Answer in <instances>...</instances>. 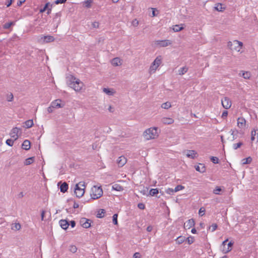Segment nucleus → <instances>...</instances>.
Returning <instances> with one entry per match:
<instances>
[{
    "mask_svg": "<svg viewBox=\"0 0 258 258\" xmlns=\"http://www.w3.org/2000/svg\"><path fill=\"white\" fill-rule=\"evenodd\" d=\"M195 168L197 171L201 173H204L206 171V167L203 164H199V165L195 167Z\"/></svg>",
    "mask_w": 258,
    "mask_h": 258,
    "instance_id": "22",
    "label": "nucleus"
},
{
    "mask_svg": "<svg viewBox=\"0 0 258 258\" xmlns=\"http://www.w3.org/2000/svg\"><path fill=\"white\" fill-rule=\"evenodd\" d=\"M243 145L242 142H239L236 144H234L233 145V148L234 150H237L238 148H240Z\"/></svg>",
    "mask_w": 258,
    "mask_h": 258,
    "instance_id": "41",
    "label": "nucleus"
},
{
    "mask_svg": "<svg viewBox=\"0 0 258 258\" xmlns=\"http://www.w3.org/2000/svg\"><path fill=\"white\" fill-rule=\"evenodd\" d=\"M188 71V68L186 67H183L182 68H181L178 70V74L179 75H183L184 74H185Z\"/></svg>",
    "mask_w": 258,
    "mask_h": 258,
    "instance_id": "29",
    "label": "nucleus"
},
{
    "mask_svg": "<svg viewBox=\"0 0 258 258\" xmlns=\"http://www.w3.org/2000/svg\"><path fill=\"white\" fill-rule=\"evenodd\" d=\"M48 6H49V3L46 4L44 7L43 9H41L40 12L41 13H43V12H45L47 9Z\"/></svg>",
    "mask_w": 258,
    "mask_h": 258,
    "instance_id": "50",
    "label": "nucleus"
},
{
    "mask_svg": "<svg viewBox=\"0 0 258 258\" xmlns=\"http://www.w3.org/2000/svg\"><path fill=\"white\" fill-rule=\"evenodd\" d=\"M25 125L27 128H30L33 125V121L32 119H29L25 121Z\"/></svg>",
    "mask_w": 258,
    "mask_h": 258,
    "instance_id": "36",
    "label": "nucleus"
},
{
    "mask_svg": "<svg viewBox=\"0 0 258 258\" xmlns=\"http://www.w3.org/2000/svg\"><path fill=\"white\" fill-rule=\"evenodd\" d=\"M126 158L123 156H121L118 158L117 163L119 166L122 167L126 163Z\"/></svg>",
    "mask_w": 258,
    "mask_h": 258,
    "instance_id": "17",
    "label": "nucleus"
},
{
    "mask_svg": "<svg viewBox=\"0 0 258 258\" xmlns=\"http://www.w3.org/2000/svg\"><path fill=\"white\" fill-rule=\"evenodd\" d=\"M54 40V38L52 36H42L39 39V41L41 43H49L53 42Z\"/></svg>",
    "mask_w": 258,
    "mask_h": 258,
    "instance_id": "11",
    "label": "nucleus"
},
{
    "mask_svg": "<svg viewBox=\"0 0 258 258\" xmlns=\"http://www.w3.org/2000/svg\"><path fill=\"white\" fill-rule=\"evenodd\" d=\"M30 142L27 140H25L22 144V148L25 150H28L30 148Z\"/></svg>",
    "mask_w": 258,
    "mask_h": 258,
    "instance_id": "21",
    "label": "nucleus"
},
{
    "mask_svg": "<svg viewBox=\"0 0 258 258\" xmlns=\"http://www.w3.org/2000/svg\"><path fill=\"white\" fill-rule=\"evenodd\" d=\"M93 3V0H86L84 2L83 5L84 6L87 8H90L92 6V4Z\"/></svg>",
    "mask_w": 258,
    "mask_h": 258,
    "instance_id": "32",
    "label": "nucleus"
},
{
    "mask_svg": "<svg viewBox=\"0 0 258 258\" xmlns=\"http://www.w3.org/2000/svg\"><path fill=\"white\" fill-rule=\"evenodd\" d=\"M234 43V41H229L228 43H227V46L229 47V48L232 50V47H233V44Z\"/></svg>",
    "mask_w": 258,
    "mask_h": 258,
    "instance_id": "49",
    "label": "nucleus"
},
{
    "mask_svg": "<svg viewBox=\"0 0 258 258\" xmlns=\"http://www.w3.org/2000/svg\"><path fill=\"white\" fill-rule=\"evenodd\" d=\"M239 75L245 79H249L251 76V74L248 71H241L240 72Z\"/></svg>",
    "mask_w": 258,
    "mask_h": 258,
    "instance_id": "15",
    "label": "nucleus"
},
{
    "mask_svg": "<svg viewBox=\"0 0 258 258\" xmlns=\"http://www.w3.org/2000/svg\"><path fill=\"white\" fill-rule=\"evenodd\" d=\"M153 230V227L152 226H149L147 228V231L148 232H151Z\"/></svg>",
    "mask_w": 258,
    "mask_h": 258,
    "instance_id": "63",
    "label": "nucleus"
},
{
    "mask_svg": "<svg viewBox=\"0 0 258 258\" xmlns=\"http://www.w3.org/2000/svg\"><path fill=\"white\" fill-rule=\"evenodd\" d=\"M112 221H113V223H114V224L115 225H117V214H114L113 217H112Z\"/></svg>",
    "mask_w": 258,
    "mask_h": 258,
    "instance_id": "46",
    "label": "nucleus"
},
{
    "mask_svg": "<svg viewBox=\"0 0 258 258\" xmlns=\"http://www.w3.org/2000/svg\"><path fill=\"white\" fill-rule=\"evenodd\" d=\"M159 193V191L157 188H152L150 190V195L154 196Z\"/></svg>",
    "mask_w": 258,
    "mask_h": 258,
    "instance_id": "37",
    "label": "nucleus"
},
{
    "mask_svg": "<svg viewBox=\"0 0 258 258\" xmlns=\"http://www.w3.org/2000/svg\"><path fill=\"white\" fill-rule=\"evenodd\" d=\"M53 107H52L51 104L50 106L47 108V111L48 113H52L53 111Z\"/></svg>",
    "mask_w": 258,
    "mask_h": 258,
    "instance_id": "54",
    "label": "nucleus"
},
{
    "mask_svg": "<svg viewBox=\"0 0 258 258\" xmlns=\"http://www.w3.org/2000/svg\"><path fill=\"white\" fill-rule=\"evenodd\" d=\"M215 9L219 12H222L225 9V8L222 7V5L220 3L216 5Z\"/></svg>",
    "mask_w": 258,
    "mask_h": 258,
    "instance_id": "33",
    "label": "nucleus"
},
{
    "mask_svg": "<svg viewBox=\"0 0 258 258\" xmlns=\"http://www.w3.org/2000/svg\"><path fill=\"white\" fill-rule=\"evenodd\" d=\"M232 245H233V243L231 242H230L228 244V248H227V249H223V253H226L229 252L230 251H231V247L232 246Z\"/></svg>",
    "mask_w": 258,
    "mask_h": 258,
    "instance_id": "38",
    "label": "nucleus"
},
{
    "mask_svg": "<svg viewBox=\"0 0 258 258\" xmlns=\"http://www.w3.org/2000/svg\"><path fill=\"white\" fill-rule=\"evenodd\" d=\"M237 126L239 128H243L246 125V120L243 117H238L237 118Z\"/></svg>",
    "mask_w": 258,
    "mask_h": 258,
    "instance_id": "13",
    "label": "nucleus"
},
{
    "mask_svg": "<svg viewBox=\"0 0 258 258\" xmlns=\"http://www.w3.org/2000/svg\"><path fill=\"white\" fill-rule=\"evenodd\" d=\"M161 107L165 109H168L171 107V103L169 102H166L161 104Z\"/></svg>",
    "mask_w": 258,
    "mask_h": 258,
    "instance_id": "31",
    "label": "nucleus"
},
{
    "mask_svg": "<svg viewBox=\"0 0 258 258\" xmlns=\"http://www.w3.org/2000/svg\"><path fill=\"white\" fill-rule=\"evenodd\" d=\"M91 220L86 218H82L80 220V223L81 226L85 228H88L91 226Z\"/></svg>",
    "mask_w": 258,
    "mask_h": 258,
    "instance_id": "10",
    "label": "nucleus"
},
{
    "mask_svg": "<svg viewBox=\"0 0 258 258\" xmlns=\"http://www.w3.org/2000/svg\"><path fill=\"white\" fill-rule=\"evenodd\" d=\"M112 188L113 190H115L116 191H122L123 189V187L118 184H114V185H113L112 186Z\"/></svg>",
    "mask_w": 258,
    "mask_h": 258,
    "instance_id": "26",
    "label": "nucleus"
},
{
    "mask_svg": "<svg viewBox=\"0 0 258 258\" xmlns=\"http://www.w3.org/2000/svg\"><path fill=\"white\" fill-rule=\"evenodd\" d=\"M104 213V210H102L101 213H100V214L98 213V217H99V218L103 217L104 216V215H102V214H103Z\"/></svg>",
    "mask_w": 258,
    "mask_h": 258,
    "instance_id": "62",
    "label": "nucleus"
},
{
    "mask_svg": "<svg viewBox=\"0 0 258 258\" xmlns=\"http://www.w3.org/2000/svg\"><path fill=\"white\" fill-rule=\"evenodd\" d=\"M133 258H141L139 252H136L133 255Z\"/></svg>",
    "mask_w": 258,
    "mask_h": 258,
    "instance_id": "56",
    "label": "nucleus"
},
{
    "mask_svg": "<svg viewBox=\"0 0 258 258\" xmlns=\"http://www.w3.org/2000/svg\"><path fill=\"white\" fill-rule=\"evenodd\" d=\"M195 221L193 219H190L187 221L184 224V227L186 229H189L195 225Z\"/></svg>",
    "mask_w": 258,
    "mask_h": 258,
    "instance_id": "18",
    "label": "nucleus"
},
{
    "mask_svg": "<svg viewBox=\"0 0 258 258\" xmlns=\"http://www.w3.org/2000/svg\"><path fill=\"white\" fill-rule=\"evenodd\" d=\"M233 47L232 48V51H235L238 52L242 53L241 49L243 47V43L238 40H234Z\"/></svg>",
    "mask_w": 258,
    "mask_h": 258,
    "instance_id": "6",
    "label": "nucleus"
},
{
    "mask_svg": "<svg viewBox=\"0 0 258 258\" xmlns=\"http://www.w3.org/2000/svg\"><path fill=\"white\" fill-rule=\"evenodd\" d=\"M86 188L85 182L84 181H81L78 183L76 184L75 187V194L76 197L80 198L83 196L85 193V190Z\"/></svg>",
    "mask_w": 258,
    "mask_h": 258,
    "instance_id": "4",
    "label": "nucleus"
},
{
    "mask_svg": "<svg viewBox=\"0 0 258 258\" xmlns=\"http://www.w3.org/2000/svg\"><path fill=\"white\" fill-rule=\"evenodd\" d=\"M221 103L222 106L226 109L230 108L232 105L231 101L227 97H224L221 100Z\"/></svg>",
    "mask_w": 258,
    "mask_h": 258,
    "instance_id": "8",
    "label": "nucleus"
},
{
    "mask_svg": "<svg viewBox=\"0 0 258 258\" xmlns=\"http://www.w3.org/2000/svg\"><path fill=\"white\" fill-rule=\"evenodd\" d=\"M33 162H34V157L28 158L25 160L24 164L26 165H30Z\"/></svg>",
    "mask_w": 258,
    "mask_h": 258,
    "instance_id": "35",
    "label": "nucleus"
},
{
    "mask_svg": "<svg viewBox=\"0 0 258 258\" xmlns=\"http://www.w3.org/2000/svg\"><path fill=\"white\" fill-rule=\"evenodd\" d=\"M132 23L134 26H137L138 25L139 22L137 20L135 19L133 21Z\"/></svg>",
    "mask_w": 258,
    "mask_h": 258,
    "instance_id": "60",
    "label": "nucleus"
},
{
    "mask_svg": "<svg viewBox=\"0 0 258 258\" xmlns=\"http://www.w3.org/2000/svg\"><path fill=\"white\" fill-rule=\"evenodd\" d=\"M103 92L108 96H113L116 92L113 88H103Z\"/></svg>",
    "mask_w": 258,
    "mask_h": 258,
    "instance_id": "16",
    "label": "nucleus"
},
{
    "mask_svg": "<svg viewBox=\"0 0 258 258\" xmlns=\"http://www.w3.org/2000/svg\"><path fill=\"white\" fill-rule=\"evenodd\" d=\"M161 121L164 124H171L174 121L172 118L164 117L161 119Z\"/></svg>",
    "mask_w": 258,
    "mask_h": 258,
    "instance_id": "19",
    "label": "nucleus"
},
{
    "mask_svg": "<svg viewBox=\"0 0 258 258\" xmlns=\"http://www.w3.org/2000/svg\"><path fill=\"white\" fill-rule=\"evenodd\" d=\"M45 215V211H42L41 214V220H43Z\"/></svg>",
    "mask_w": 258,
    "mask_h": 258,
    "instance_id": "64",
    "label": "nucleus"
},
{
    "mask_svg": "<svg viewBox=\"0 0 258 258\" xmlns=\"http://www.w3.org/2000/svg\"><path fill=\"white\" fill-rule=\"evenodd\" d=\"M222 191V189L219 186H216L213 190V193L215 195H220V191Z\"/></svg>",
    "mask_w": 258,
    "mask_h": 258,
    "instance_id": "40",
    "label": "nucleus"
},
{
    "mask_svg": "<svg viewBox=\"0 0 258 258\" xmlns=\"http://www.w3.org/2000/svg\"><path fill=\"white\" fill-rule=\"evenodd\" d=\"M228 115V111L225 110L224 111L222 114V118H226Z\"/></svg>",
    "mask_w": 258,
    "mask_h": 258,
    "instance_id": "55",
    "label": "nucleus"
},
{
    "mask_svg": "<svg viewBox=\"0 0 258 258\" xmlns=\"http://www.w3.org/2000/svg\"><path fill=\"white\" fill-rule=\"evenodd\" d=\"M184 239H185V238L184 237L179 236L176 239V242L177 243H178L179 244H181L182 243H183L184 242Z\"/></svg>",
    "mask_w": 258,
    "mask_h": 258,
    "instance_id": "39",
    "label": "nucleus"
},
{
    "mask_svg": "<svg viewBox=\"0 0 258 258\" xmlns=\"http://www.w3.org/2000/svg\"><path fill=\"white\" fill-rule=\"evenodd\" d=\"M26 0H19L17 2V5L18 6H20L22 5V4H23Z\"/></svg>",
    "mask_w": 258,
    "mask_h": 258,
    "instance_id": "57",
    "label": "nucleus"
},
{
    "mask_svg": "<svg viewBox=\"0 0 258 258\" xmlns=\"http://www.w3.org/2000/svg\"><path fill=\"white\" fill-rule=\"evenodd\" d=\"M255 136H256L257 141H258V130H252L251 132V140L252 141L255 140Z\"/></svg>",
    "mask_w": 258,
    "mask_h": 258,
    "instance_id": "24",
    "label": "nucleus"
},
{
    "mask_svg": "<svg viewBox=\"0 0 258 258\" xmlns=\"http://www.w3.org/2000/svg\"><path fill=\"white\" fill-rule=\"evenodd\" d=\"M155 44L159 47H166L172 44V42L169 40H157Z\"/></svg>",
    "mask_w": 258,
    "mask_h": 258,
    "instance_id": "9",
    "label": "nucleus"
},
{
    "mask_svg": "<svg viewBox=\"0 0 258 258\" xmlns=\"http://www.w3.org/2000/svg\"><path fill=\"white\" fill-rule=\"evenodd\" d=\"M59 224L61 227L63 229H67L69 225L68 222L66 220H60Z\"/></svg>",
    "mask_w": 258,
    "mask_h": 258,
    "instance_id": "23",
    "label": "nucleus"
},
{
    "mask_svg": "<svg viewBox=\"0 0 258 258\" xmlns=\"http://www.w3.org/2000/svg\"><path fill=\"white\" fill-rule=\"evenodd\" d=\"M99 23L97 22H94L92 24V26L94 28H98L99 27Z\"/></svg>",
    "mask_w": 258,
    "mask_h": 258,
    "instance_id": "58",
    "label": "nucleus"
},
{
    "mask_svg": "<svg viewBox=\"0 0 258 258\" xmlns=\"http://www.w3.org/2000/svg\"><path fill=\"white\" fill-rule=\"evenodd\" d=\"M211 161L214 164H217L219 163V159L216 157L212 156L211 157Z\"/></svg>",
    "mask_w": 258,
    "mask_h": 258,
    "instance_id": "44",
    "label": "nucleus"
},
{
    "mask_svg": "<svg viewBox=\"0 0 258 258\" xmlns=\"http://www.w3.org/2000/svg\"><path fill=\"white\" fill-rule=\"evenodd\" d=\"M165 192L169 195H172L173 194L174 192V189L171 188H168L167 189H166Z\"/></svg>",
    "mask_w": 258,
    "mask_h": 258,
    "instance_id": "45",
    "label": "nucleus"
},
{
    "mask_svg": "<svg viewBox=\"0 0 258 258\" xmlns=\"http://www.w3.org/2000/svg\"><path fill=\"white\" fill-rule=\"evenodd\" d=\"M15 228L16 230H19L21 228V225L19 223H16Z\"/></svg>",
    "mask_w": 258,
    "mask_h": 258,
    "instance_id": "59",
    "label": "nucleus"
},
{
    "mask_svg": "<svg viewBox=\"0 0 258 258\" xmlns=\"http://www.w3.org/2000/svg\"><path fill=\"white\" fill-rule=\"evenodd\" d=\"M182 26H183V24L176 25L173 26V30L174 32H179V31L182 30V29H183V27Z\"/></svg>",
    "mask_w": 258,
    "mask_h": 258,
    "instance_id": "27",
    "label": "nucleus"
},
{
    "mask_svg": "<svg viewBox=\"0 0 258 258\" xmlns=\"http://www.w3.org/2000/svg\"><path fill=\"white\" fill-rule=\"evenodd\" d=\"M15 25L14 22H10L8 23H6L3 26V28L5 29H9L12 26H13Z\"/></svg>",
    "mask_w": 258,
    "mask_h": 258,
    "instance_id": "34",
    "label": "nucleus"
},
{
    "mask_svg": "<svg viewBox=\"0 0 258 258\" xmlns=\"http://www.w3.org/2000/svg\"><path fill=\"white\" fill-rule=\"evenodd\" d=\"M234 131L233 130H231L230 132H229V134H230V136L227 138V140L233 141L235 139L236 137L235 135H234Z\"/></svg>",
    "mask_w": 258,
    "mask_h": 258,
    "instance_id": "28",
    "label": "nucleus"
},
{
    "mask_svg": "<svg viewBox=\"0 0 258 258\" xmlns=\"http://www.w3.org/2000/svg\"><path fill=\"white\" fill-rule=\"evenodd\" d=\"M15 140L12 139H8L6 141V144L9 145V146H12L14 144V141Z\"/></svg>",
    "mask_w": 258,
    "mask_h": 258,
    "instance_id": "47",
    "label": "nucleus"
},
{
    "mask_svg": "<svg viewBox=\"0 0 258 258\" xmlns=\"http://www.w3.org/2000/svg\"><path fill=\"white\" fill-rule=\"evenodd\" d=\"M68 84L76 92L80 91L84 86V84L82 82L73 76H71L69 78Z\"/></svg>",
    "mask_w": 258,
    "mask_h": 258,
    "instance_id": "1",
    "label": "nucleus"
},
{
    "mask_svg": "<svg viewBox=\"0 0 258 258\" xmlns=\"http://www.w3.org/2000/svg\"><path fill=\"white\" fill-rule=\"evenodd\" d=\"M184 188V186L181 185H178L175 187V188L174 189V192H177L179 190H182Z\"/></svg>",
    "mask_w": 258,
    "mask_h": 258,
    "instance_id": "43",
    "label": "nucleus"
},
{
    "mask_svg": "<svg viewBox=\"0 0 258 258\" xmlns=\"http://www.w3.org/2000/svg\"><path fill=\"white\" fill-rule=\"evenodd\" d=\"M158 127H152L146 129L143 133V136L146 140L155 139L159 136Z\"/></svg>",
    "mask_w": 258,
    "mask_h": 258,
    "instance_id": "2",
    "label": "nucleus"
},
{
    "mask_svg": "<svg viewBox=\"0 0 258 258\" xmlns=\"http://www.w3.org/2000/svg\"><path fill=\"white\" fill-rule=\"evenodd\" d=\"M103 195V190L100 186H93L90 192L92 199L96 200L100 198Z\"/></svg>",
    "mask_w": 258,
    "mask_h": 258,
    "instance_id": "5",
    "label": "nucleus"
},
{
    "mask_svg": "<svg viewBox=\"0 0 258 258\" xmlns=\"http://www.w3.org/2000/svg\"><path fill=\"white\" fill-rule=\"evenodd\" d=\"M252 161V158L250 157H248L246 158H244L241 160L242 164L243 165L250 164Z\"/></svg>",
    "mask_w": 258,
    "mask_h": 258,
    "instance_id": "30",
    "label": "nucleus"
},
{
    "mask_svg": "<svg viewBox=\"0 0 258 258\" xmlns=\"http://www.w3.org/2000/svg\"><path fill=\"white\" fill-rule=\"evenodd\" d=\"M163 57L161 55L157 56L154 61L151 63L148 70V73L151 75L156 73L158 68L162 64Z\"/></svg>",
    "mask_w": 258,
    "mask_h": 258,
    "instance_id": "3",
    "label": "nucleus"
},
{
    "mask_svg": "<svg viewBox=\"0 0 258 258\" xmlns=\"http://www.w3.org/2000/svg\"><path fill=\"white\" fill-rule=\"evenodd\" d=\"M217 228V225L215 223L213 224L210 227H209V229H211L212 232L214 231Z\"/></svg>",
    "mask_w": 258,
    "mask_h": 258,
    "instance_id": "48",
    "label": "nucleus"
},
{
    "mask_svg": "<svg viewBox=\"0 0 258 258\" xmlns=\"http://www.w3.org/2000/svg\"><path fill=\"white\" fill-rule=\"evenodd\" d=\"M19 134H21V130L17 127L13 128L10 133V136L14 139L15 141L18 139L19 136Z\"/></svg>",
    "mask_w": 258,
    "mask_h": 258,
    "instance_id": "7",
    "label": "nucleus"
},
{
    "mask_svg": "<svg viewBox=\"0 0 258 258\" xmlns=\"http://www.w3.org/2000/svg\"><path fill=\"white\" fill-rule=\"evenodd\" d=\"M138 207L139 209H141V210H143L145 209V205L143 203H139L138 205Z\"/></svg>",
    "mask_w": 258,
    "mask_h": 258,
    "instance_id": "53",
    "label": "nucleus"
},
{
    "mask_svg": "<svg viewBox=\"0 0 258 258\" xmlns=\"http://www.w3.org/2000/svg\"><path fill=\"white\" fill-rule=\"evenodd\" d=\"M197 153L195 150H188L186 154V156L191 159H194L197 157Z\"/></svg>",
    "mask_w": 258,
    "mask_h": 258,
    "instance_id": "20",
    "label": "nucleus"
},
{
    "mask_svg": "<svg viewBox=\"0 0 258 258\" xmlns=\"http://www.w3.org/2000/svg\"><path fill=\"white\" fill-rule=\"evenodd\" d=\"M61 100L60 99H56L51 103L52 107L54 108H62L64 106V104H61Z\"/></svg>",
    "mask_w": 258,
    "mask_h": 258,
    "instance_id": "12",
    "label": "nucleus"
},
{
    "mask_svg": "<svg viewBox=\"0 0 258 258\" xmlns=\"http://www.w3.org/2000/svg\"><path fill=\"white\" fill-rule=\"evenodd\" d=\"M111 64L114 67H118L122 65V60L119 57H115L111 61Z\"/></svg>",
    "mask_w": 258,
    "mask_h": 258,
    "instance_id": "14",
    "label": "nucleus"
},
{
    "mask_svg": "<svg viewBox=\"0 0 258 258\" xmlns=\"http://www.w3.org/2000/svg\"><path fill=\"white\" fill-rule=\"evenodd\" d=\"M199 213L200 216H203L205 214V209L203 208H200Z\"/></svg>",
    "mask_w": 258,
    "mask_h": 258,
    "instance_id": "51",
    "label": "nucleus"
},
{
    "mask_svg": "<svg viewBox=\"0 0 258 258\" xmlns=\"http://www.w3.org/2000/svg\"><path fill=\"white\" fill-rule=\"evenodd\" d=\"M68 189V184L66 182H63L60 186V190L62 192H65Z\"/></svg>",
    "mask_w": 258,
    "mask_h": 258,
    "instance_id": "25",
    "label": "nucleus"
},
{
    "mask_svg": "<svg viewBox=\"0 0 258 258\" xmlns=\"http://www.w3.org/2000/svg\"><path fill=\"white\" fill-rule=\"evenodd\" d=\"M108 111L110 112H113L114 111V109L111 106V105H109L108 108Z\"/></svg>",
    "mask_w": 258,
    "mask_h": 258,
    "instance_id": "61",
    "label": "nucleus"
},
{
    "mask_svg": "<svg viewBox=\"0 0 258 258\" xmlns=\"http://www.w3.org/2000/svg\"><path fill=\"white\" fill-rule=\"evenodd\" d=\"M69 250L73 253H75L77 250V248L75 245H72L69 247Z\"/></svg>",
    "mask_w": 258,
    "mask_h": 258,
    "instance_id": "42",
    "label": "nucleus"
},
{
    "mask_svg": "<svg viewBox=\"0 0 258 258\" xmlns=\"http://www.w3.org/2000/svg\"><path fill=\"white\" fill-rule=\"evenodd\" d=\"M67 0H56L55 1V4L57 5L59 4H63L64 3L66 2Z\"/></svg>",
    "mask_w": 258,
    "mask_h": 258,
    "instance_id": "52",
    "label": "nucleus"
}]
</instances>
